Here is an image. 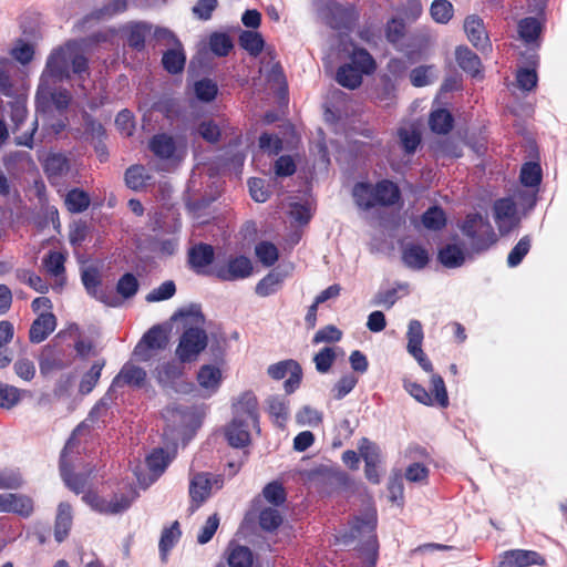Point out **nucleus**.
<instances>
[{"label": "nucleus", "mask_w": 567, "mask_h": 567, "mask_svg": "<svg viewBox=\"0 0 567 567\" xmlns=\"http://www.w3.org/2000/svg\"><path fill=\"white\" fill-rule=\"evenodd\" d=\"M138 280L133 274L123 275L116 285V291L123 298L128 299L132 298L138 290Z\"/></svg>", "instance_id": "obj_57"}, {"label": "nucleus", "mask_w": 567, "mask_h": 567, "mask_svg": "<svg viewBox=\"0 0 567 567\" xmlns=\"http://www.w3.org/2000/svg\"><path fill=\"white\" fill-rule=\"evenodd\" d=\"M212 482L207 474L197 473L190 478L189 496L193 509L198 508L210 495Z\"/></svg>", "instance_id": "obj_19"}, {"label": "nucleus", "mask_w": 567, "mask_h": 567, "mask_svg": "<svg viewBox=\"0 0 567 567\" xmlns=\"http://www.w3.org/2000/svg\"><path fill=\"white\" fill-rule=\"evenodd\" d=\"M269 377L275 380H281L288 375L285 381V391L290 394L299 388L302 377L300 364L295 360H284L269 365L267 370Z\"/></svg>", "instance_id": "obj_8"}, {"label": "nucleus", "mask_w": 567, "mask_h": 567, "mask_svg": "<svg viewBox=\"0 0 567 567\" xmlns=\"http://www.w3.org/2000/svg\"><path fill=\"white\" fill-rule=\"evenodd\" d=\"M440 261L447 268H456L465 260L464 251L457 245H447L439 252Z\"/></svg>", "instance_id": "obj_38"}, {"label": "nucleus", "mask_w": 567, "mask_h": 567, "mask_svg": "<svg viewBox=\"0 0 567 567\" xmlns=\"http://www.w3.org/2000/svg\"><path fill=\"white\" fill-rule=\"evenodd\" d=\"M455 55L457 64L463 71L470 73L473 76L480 72L481 60L477 54H475L468 48H457Z\"/></svg>", "instance_id": "obj_33"}, {"label": "nucleus", "mask_w": 567, "mask_h": 567, "mask_svg": "<svg viewBox=\"0 0 567 567\" xmlns=\"http://www.w3.org/2000/svg\"><path fill=\"white\" fill-rule=\"evenodd\" d=\"M251 272V261L247 257L239 256L231 258L227 265H216L212 270V276L223 281H235L249 277Z\"/></svg>", "instance_id": "obj_9"}, {"label": "nucleus", "mask_w": 567, "mask_h": 567, "mask_svg": "<svg viewBox=\"0 0 567 567\" xmlns=\"http://www.w3.org/2000/svg\"><path fill=\"white\" fill-rule=\"evenodd\" d=\"M65 257L59 251H50L42 260L43 267L51 276L59 278L64 271Z\"/></svg>", "instance_id": "obj_46"}, {"label": "nucleus", "mask_w": 567, "mask_h": 567, "mask_svg": "<svg viewBox=\"0 0 567 567\" xmlns=\"http://www.w3.org/2000/svg\"><path fill=\"white\" fill-rule=\"evenodd\" d=\"M361 73L370 74L375 70V62L364 49H354L351 54V63Z\"/></svg>", "instance_id": "obj_45"}, {"label": "nucleus", "mask_w": 567, "mask_h": 567, "mask_svg": "<svg viewBox=\"0 0 567 567\" xmlns=\"http://www.w3.org/2000/svg\"><path fill=\"white\" fill-rule=\"evenodd\" d=\"M530 249V238L528 236H524L515 247L509 251L507 257V265L509 267H517L524 259V257L528 254Z\"/></svg>", "instance_id": "obj_55"}, {"label": "nucleus", "mask_w": 567, "mask_h": 567, "mask_svg": "<svg viewBox=\"0 0 567 567\" xmlns=\"http://www.w3.org/2000/svg\"><path fill=\"white\" fill-rule=\"evenodd\" d=\"M400 147L405 155H413L421 144V132L414 124H406L396 132Z\"/></svg>", "instance_id": "obj_25"}, {"label": "nucleus", "mask_w": 567, "mask_h": 567, "mask_svg": "<svg viewBox=\"0 0 567 567\" xmlns=\"http://www.w3.org/2000/svg\"><path fill=\"white\" fill-rule=\"evenodd\" d=\"M374 196L375 205L392 206L399 202L401 194L396 184L383 179L374 186Z\"/></svg>", "instance_id": "obj_26"}, {"label": "nucleus", "mask_w": 567, "mask_h": 567, "mask_svg": "<svg viewBox=\"0 0 567 567\" xmlns=\"http://www.w3.org/2000/svg\"><path fill=\"white\" fill-rule=\"evenodd\" d=\"M185 61L186 58L183 52L182 45L172 47L164 53L162 59L165 70L172 74L181 72L184 69Z\"/></svg>", "instance_id": "obj_34"}, {"label": "nucleus", "mask_w": 567, "mask_h": 567, "mask_svg": "<svg viewBox=\"0 0 567 567\" xmlns=\"http://www.w3.org/2000/svg\"><path fill=\"white\" fill-rule=\"evenodd\" d=\"M282 523V516L277 508L267 507L259 514V525L264 530L272 532Z\"/></svg>", "instance_id": "obj_49"}, {"label": "nucleus", "mask_w": 567, "mask_h": 567, "mask_svg": "<svg viewBox=\"0 0 567 567\" xmlns=\"http://www.w3.org/2000/svg\"><path fill=\"white\" fill-rule=\"evenodd\" d=\"M148 147L161 159H171L177 152L175 138L165 133L154 135L148 143Z\"/></svg>", "instance_id": "obj_22"}, {"label": "nucleus", "mask_w": 567, "mask_h": 567, "mask_svg": "<svg viewBox=\"0 0 567 567\" xmlns=\"http://www.w3.org/2000/svg\"><path fill=\"white\" fill-rule=\"evenodd\" d=\"M90 196L81 189H72L65 196V205L71 213H82L90 206Z\"/></svg>", "instance_id": "obj_40"}, {"label": "nucleus", "mask_w": 567, "mask_h": 567, "mask_svg": "<svg viewBox=\"0 0 567 567\" xmlns=\"http://www.w3.org/2000/svg\"><path fill=\"white\" fill-rule=\"evenodd\" d=\"M334 360H336V352L330 347L323 348L313 358L316 369L320 373H327L330 370V368L332 367Z\"/></svg>", "instance_id": "obj_64"}, {"label": "nucleus", "mask_w": 567, "mask_h": 567, "mask_svg": "<svg viewBox=\"0 0 567 567\" xmlns=\"http://www.w3.org/2000/svg\"><path fill=\"white\" fill-rule=\"evenodd\" d=\"M188 264L198 275H212L215 250L212 245L198 243L188 249Z\"/></svg>", "instance_id": "obj_11"}, {"label": "nucleus", "mask_w": 567, "mask_h": 567, "mask_svg": "<svg viewBox=\"0 0 567 567\" xmlns=\"http://www.w3.org/2000/svg\"><path fill=\"white\" fill-rule=\"evenodd\" d=\"M355 204L363 208L370 209L375 205L374 186L368 183H358L354 185L352 190Z\"/></svg>", "instance_id": "obj_35"}, {"label": "nucleus", "mask_w": 567, "mask_h": 567, "mask_svg": "<svg viewBox=\"0 0 567 567\" xmlns=\"http://www.w3.org/2000/svg\"><path fill=\"white\" fill-rule=\"evenodd\" d=\"M72 507L68 503H60L55 517L54 537L58 543L63 542L72 526Z\"/></svg>", "instance_id": "obj_27"}, {"label": "nucleus", "mask_w": 567, "mask_h": 567, "mask_svg": "<svg viewBox=\"0 0 567 567\" xmlns=\"http://www.w3.org/2000/svg\"><path fill=\"white\" fill-rule=\"evenodd\" d=\"M199 385L212 392L216 391L221 381V372L213 365H203L197 374Z\"/></svg>", "instance_id": "obj_37"}, {"label": "nucleus", "mask_w": 567, "mask_h": 567, "mask_svg": "<svg viewBox=\"0 0 567 567\" xmlns=\"http://www.w3.org/2000/svg\"><path fill=\"white\" fill-rule=\"evenodd\" d=\"M540 24L536 18H525L518 23V34L526 43L534 42L540 33Z\"/></svg>", "instance_id": "obj_47"}, {"label": "nucleus", "mask_w": 567, "mask_h": 567, "mask_svg": "<svg viewBox=\"0 0 567 567\" xmlns=\"http://www.w3.org/2000/svg\"><path fill=\"white\" fill-rule=\"evenodd\" d=\"M258 402L252 393H244L234 404V417L239 419L243 423L252 425L259 432L258 426Z\"/></svg>", "instance_id": "obj_16"}, {"label": "nucleus", "mask_w": 567, "mask_h": 567, "mask_svg": "<svg viewBox=\"0 0 567 567\" xmlns=\"http://www.w3.org/2000/svg\"><path fill=\"white\" fill-rule=\"evenodd\" d=\"M255 252L259 261L267 267L272 266L279 256L277 247L269 241L259 243L255 248Z\"/></svg>", "instance_id": "obj_52"}, {"label": "nucleus", "mask_w": 567, "mask_h": 567, "mask_svg": "<svg viewBox=\"0 0 567 567\" xmlns=\"http://www.w3.org/2000/svg\"><path fill=\"white\" fill-rule=\"evenodd\" d=\"M267 402L269 413L275 417L276 424L284 427L289 414L288 403L279 396H271Z\"/></svg>", "instance_id": "obj_43"}, {"label": "nucleus", "mask_w": 567, "mask_h": 567, "mask_svg": "<svg viewBox=\"0 0 567 567\" xmlns=\"http://www.w3.org/2000/svg\"><path fill=\"white\" fill-rule=\"evenodd\" d=\"M542 181V169L537 163H526L523 165L520 171V182L525 186L535 187L538 186Z\"/></svg>", "instance_id": "obj_54"}, {"label": "nucleus", "mask_w": 567, "mask_h": 567, "mask_svg": "<svg viewBox=\"0 0 567 567\" xmlns=\"http://www.w3.org/2000/svg\"><path fill=\"white\" fill-rule=\"evenodd\" d=\"M453 122L452 114L444 109L433 111L429 118L430 128L436 134H447L453 127Z\"/></svg>", "instance_id": "obj_31"}, {"label": "nucleus", "mask_w": 567, "mask_h": 567, "mask_svg": "<svg viewBox=\"0 0 567 567\" xmlns=\"http://www.w3.org/2000/svg\"><path fill=\"white\" fill-rule=\"evenodd\" d=\"M261 70H265L266 80L271 89L277 90L279 94L287 92L286 76L279 62H272V58L270 56V61L265 63Z\"/></svg>", "instance_id": "obj_29"}, {"label": "nucleus", "mask_w": 567, "mask_h": 567, "mask_svg": "<svg viewBox=\"0 0 567 567\" xmlns=\"http://www.w3.org/2000/svg\"><path fill=\"white\" fill-rule=\"evenodd\" d=\"M151 31V25L144 22H137L130 25L127 43L135 50H143L145 45V37Z\"/></svg>", "instance_id": "obj_42"}, {"label": "nucleus", "mask_w": 567, "mask_h": 567, "mask_svg": "<svg viewBox=\"0 0 567 567\" xmlns=\"http://www.w3.org/2000/svg\"><path fill=\"white\" fill-rule=\"evenodd\" d=\"M431 384H432V399L433 404L436 403L441 408H446L449 405V396L447 391L445 388V383L441 375L439 374H432L431 378Z\"/></svg>", "instance_id": "obj_56"}, {"label": "nucleus", "mask_w": 567, "mask_h": 567, "mask_svg": "<svg viewBox=\"0 0 567 567\" xmlns=\"http://www.w3.org/2000/svg\"><path fill=\"white\" fill-rule=\"evenodd\" d=\"M264 44L261 34L256 31H243L239 35V45L252 56L262 51Z\"/></svg>", "instance_id": "obj_39"}, {"label": "nucleus", "mask_w": 567, "mask_h": 567, "mask_svg": "<svg viewBox=\"0 0 567 567\" xmlns=\"http://www.w3.org/2000/svg\"><path fill=\"white\" fill-rule=\"evenodd\" d=\"M544 558L534 550L513 549L502 555L498 567H528L530 565H543Z\"/></svg>", "instance_id": "obj_17"}, {"label": "nucleus", "mask_w": 567, "mask_h": 567, "mask_svg": "<svg viewBox=\"0 0 567 567\" xmlns=\"http://www.w3.org/2000/svg\"><path fill=\"white\" fill-rule=\"evenodd\" d=\"M375 516L373 513L368 514L365 518H355L354 524L350 529L349 535H344V543H348L349 539H354L357 537H365V549L369 554H375L378 543L377 537L374 535L375 529Z\"/></svg>", "instance_id": "obj_12"}, {"label": "nucleus", "mask_w": 567, "mask_h": 567, "mask_svg": "<svg viewBox=\"0 0 567 567\" xmlns=\"http://www.w3.org/2000/svg\"><path fill=\"white\" fill-rule=\"evenodd\" d=\"M252 564V553L246 546L236 545L229 548V567H250Z\"/></svg>", "instance_id": "obj_41"}, {"label": "nucleus", "mask_w": 567, "mask_h": 567, "mask_svg": "<svg viewBox=\"0 0 567 567\" xmlns=\"http://www.w3.org/2000/svg\"><path fill=\"white\" fill-rule=\"evenodd\" d=\"M250 424L243 423L239 419H233L225 429L226 439L233 447H245L250 443Z\"/></svg>", "instance_id": "obj_24"}, {"label": "nucleus", "mask_w": 567, "mask_h": 567, "mask_svg": "<svg viewBox=\"0 0 567 567\" xmlns=\"http://www.w3.org/2000/svg\"><path fill=\"white\" fill-rule=\"evenodd\" d=\"M34 511L33 499L24 494H0V512L29 517Z\"/></svg>", "instance_id": "obj_14"}, {"label": "nucleus", "mask_w": 567, "mask_h": 567, "mask_svg": "<svg viewBox=\"0 0 567 567\" xmlns=\"http://www.w3.org/2000/svg\"><path fill=\"white\" fill-rule=\"evenodd\" d=\"M86 69L87 60L81 45L76 41H68L51 51L41 76L63 81L70 79L71 71L80 75Z\"/></svg>", "instance_id": "obj_2"}, {"label": "nucleus", "mask_w": 567, "mask_h": 567, "mask_svg": "<svg viewBox=\"0 0 567 567\" xmlns=\"http://www.w3.org/2000/svg\"><path fill=\"white\" fill-rule=\"evenodd\" d=\"M82 282L86 289V291L96 298L97 300L109 305V306H117L114 301V297L111 300L106 297V293L102 290H99V286L101 284L100 272L94 267H89L82 271Z\"/></svg>", "instance_id": "obj_21"}, {"label": "nucleus", "mask_w": 567, "mask_h": 567, "mask_svg": "<svg viewBox=\"0 0 567 567\" xmlns=\"http://www.w3.org/2000/svg\"><path fill=\"white\" fill-rule=\"evenodd\" d=\"M264 497L271 504L279 506L286 501V492L278 482H271L264 487Z\"/></svg>", "instance_id": "obj_63"}, {"label": "nucleus", "mask_w": 567, "mask_h": 567, "mask_svg": "<svg viewBox=\"0 0 567 567\" xmlns=\"http://www.w3.org/2000/svg\"><path fill=\"white\" fill-rule=\"evenodd\" d=\"M430 12L436 22L447 23L453 17V6L449 0H434Z\"/></svg>", "instance_id": "obj_50"}, {"label": "nucleus", "mask_w": 567, "mask_h": 567, "mask_svg": "<svg viewBox=\"0 0 567 567\" xmlns=\"http://www.w3.org/2000/svg\"><path fill=\"white\" fill-rule=\"evenodd\" d=\"M179 536L181 529L179 523L177 520H175L171 527L165 528L163 530L159 540V550L162 553L163 558H165L167 551L174 546Z\"/></svg>", "instance_id": "obj_53"}, {"label": "nucleus", "mask_w": 567, "mask_h": 567, "mask_svg": "<svg viewBox=\"0 0 567 567\" xmlns=\"http://www.w3.org/2000/svg\"><path fill=\"white\" fill-rule=\"evenodd\" d=\"M494 217L502 234H507L518 224L516 205L511 198H502L494 204Z\"/></svg>", "instance_id": "obj_15"}, {"label": "nucleus", "mask_w": 567, "mask_h": 567, "mask_svg": "<svg viewBox=\"0 0 567 567\" xmlns=\"http://www.w3.org/2000/svg\"><path fill=\"white\" fill-rule=\"evenodd\" d=\"M362 74L352 64H344L337 72V82L349 90H354L362 83Z\"/></svg>", "instance_id": "obj_32"}, {"label": "nucleus", "mask_w": 567, "mask_h": 567, "mask_svg": "<svg viewBox=\"0 0 567 567\" xmlns=\"http://www.w3.org/2000/svg\"><path fill=\"white\" fill-rule=\"evenodd\" d=\"M183 362H167L158 365L155 369V379L157 382L168 389H173L176 392H187L189 384L182 381L183 375Z\"/></svg>", "instance_id": "obj_10"}, {"label": "nucleus", "mask_w": 567, "mask_h": 567, "mask_svg": "<svg viewBox=\"0 0 567 567\" xmlns=\"http://www.w3.org/2000/svg\"><path fill=\"white\" fill-rule=\"evenodd\" d=\"M103 364L95 362L91 369L83 375L79 390L83 394L90 393L96 385L102 371Z\"/></svg>", "instance_id": "obj_58"}, {"label": "nucleus", "mask_w": 567, "mask_h": 567, "mask_svg": "<svg viewBox=\"0 0 567 567\" xmlns=\"http://www.w3.org/2000/svg\"><path fill=\"white\" fill-rule=\"evenodd\" d=\"M44 169L50 179H59L70 171L69 159L62 154H50L45 159Z\"/></svg>", "instance_id": "obj_30"}, {"label": "nucleus", "mask_w": 567, "mask_h": 567, "mask_svg": "<svg viewBox=\"0 0 567 567\" xmlns=\"http://www.w3.org/2000/svg\"><path fill=\"white\" fill-rule=\"evenodd\" d=\"M151 179L143 165H132L125 172V184L133 190H141Z\"/></svg>", "instance_id": "obj_36"}, {"label": "nucleus", "mask_w": 567, "mask_h": 567, "mask_svg": "<svg viewBox=\"0 0 567 567\" xmlns=\"http://www.w3.org/2000/svg\"><path fill=\"white\" fill-rule=\"evenodd\" d=\"M281 282V275L279 272L271 271L257 284L256 293L261 297L272 295L277 291Z\"/></svg>", "instance_id": "obj_48"}, {"label": "nucleus", "mask_w": 567, "mask_h": 567, "mask_svg": "<svg viewBox=\"0 0 567 567\" xmlns=\"http://www.w3.org/2000/svg\"><path fill=\"white\" fill-rule=\"evenodd\" d=\"M172 319L182 320L185 329L181 336L176 355L181 362L196 360L208 342L207 334L203 329L205 318L200 307L190 305L187 308L179 309Z\"/></svg>", "instance_id": "obj_1"}, {"label": "nucleus", "mask_w": 567, "mask_h": 567, "mask_svg": "<svg viewBox=\"0 0 567 567\" xmlns=\"http://www.w3.org/2000/svg\"><path fill=\"white\" fill-rule=\"evenodd\" d=\"M14 373L23 381L30 382L35 377V365L32 360L28 358H19L13 363Z\"/></svg>", "instance_id": "obj_61"}, {"label": "nucleus", "mask_w": 567, "mask_h": 567, "mask_svg": "<svg viewBox=\"0 0 567 567\" xmlns=\"http://www.w3.org/2000/svg\"><path fill=\"white\" fill-rule=\"evenodd\" d=\"M445 214L444 212L434 206L429 208L422 216V223L425 228L431 230H439L445 226Z\"/></svg>", "instance_id": "obj_51"}, {"label": "nucleus", "mask_w": 567, "mask_h": 567, "mask_svg": "<svg viewBox=\"0 0 567 567\" xmlns=\"http://www.w3.org/2000/svg\"><path fill=\"white\" fill-rule=\"evenodd\" d=\"M210 50L218 56H225L233 48L230 38L225 33H214L209 39Z\"/></svg>", "instance_id": "obj_60"}, {"label": "nucleus", "mask_w": 567, "mask_h": 567, "mask_svg": "<svg viewBox=\"0 0 567 567\" xmlns=\"http://www.w3.org/2000/svg\"><path fill=\"white\" fill-rule=\"evenodd\" d=\"M23 393H25V391L0 382V406L8 410L12 409L20 402Z\"/></svg>", "instance_id": "obj_44"}, {"label": "nucleus", "mask_w": 567, "mask_h": 567, "mask_svg": "<svg viewBox=\"0 0 567 567\" xmlns=\"http://www.w3.org/2000/svg\"><path fill=\"white\" fill-rule=\"evenodd\" d=\"M168 346V336L162 326L152 327L134 349V357L138 361H150L154 351L164 350Z\"/></svg>", "instance_id": "obj_6"}, {"label": "nucleus", "mask_w": 567, "mask_h": 567, "mask_svg": "<svg viewBox=\"0 0 567 567\" xmlns=\"http://www.w3.org/2000/svg\"><path fill=\"white\" fill-rule=\"evenodd\" d=\"M359 19V12L352 4H332L329 8L327 23L334 30H351Z\"/></svg>", "instance_id": "obj_13"}, {"label": "nucleus", "mask_w": 567, "mask_h": 567, "mask_svg": "<svg viewBox=\"0 0 567 567\" xmlns=\"http://www.w3.org/2000/svg\"><path fill=\"white\" fill-rule=\"evenodd\" d=\"M106 413V406L104 403L96 404L92 411L90 412L89 416L81 422L75 430L73 431L71 437L66 442V445L63 450L62 456H61V468H63V460L65 457V452L68 450L73 449L75 445L76 436L83 434L84 432L89 431L91 427L94 426L96 421L102 417ZM62 474L64 477V481L66 485L73 489L75 493H81L84 491L85 487V480L82 476L79 475H66L64 473V470H62Z\"/></svg>", "instance_id": "obj_5"}, {"label": "nucleus", "mask_w": 567, "mask_h": 567, "mask_svg": "<svg viewBox=\"0 0 567 567\" xmlns=\"http://www.w3.org/2000/svg\"><path fill=\"white\" fill-rule=\"evenodd\" d=\"M402 259L409 268L422 269L429 262V252L420 245L408 244L403 248Z\"/></svg>", "instance_id": "obj_28"}, {"label": "nucleus", "mask_w": 567, "mask_h": 567, "mask_svg": "<svg viewBox=\"0 0 567 567\" xmlns=\"http://www.w3.org/2000/svg\"><path fill=\"white\" fill-rule=\"evenodd\" d=\"M59 80L40 76L35 94L37 111L49 114L53 110L63 113L68 110L72 96L69 90L56 86Z\"/></svg>", "instance_id": "obj_3"}, {"label": "nucleus", "mask_w": 567, "mask_h": 567, "mask_svg": "<svg viewBox=\"0 0 567 567\" xmlns=\"http://www.w3.org/2000/svg\"><path fill=\"white\" fill-rule=\"evenodd\" d=\"M56 326V319L53 313L40 315L31 324L29 331L30 341L33 343L42 342Z\"/></svg>", "instance_id": "obj_23"}, {"label": "nucleus", "mask_w": 567, "mask_h": 567, "mask_svg": "<svg viewBox=\"0 0 567 567\" xmlns=\"http://www.w3.org/2000/svg\"><path fill=\"white\" fill-rule=\"evenodd\" d=\"M217 85L209 79H204L195 83V93L198 100L204 102L213 101L217 95Z\"/></svg>", "instance_id": "obj_62"}, {"label": "nucleus", "mask_w": 567, "mask_h": 567, "mask_svg": "<svg viewBox=\"0 0 567 567\" xmlns=\"http://www.w3.org/2000/svg\"><path fill=\"white\" fill-rule=\"evenodd\" d=\"M146 379V371L133 363H125L113 380L112 386H142Z\"/></svg>", "instance_id": "obj_20"}, {"label": "nucleus", "mask_w": 567, "mask_h": 567, "mask_svg": "<svg viewBox=\"0 0 567 567\" xmlns=\"http://www.w3.org/2000/svg\"><path fill=\"white\" fill-rule=\"evenodd\" d=\"M461 229L475 252L488 249L496 241V235L491 223L480 214L467 215Z\"/></svg>", "instance_id": "obj_4"}, {"label": "nucleus", "mask_w": 567, "mask_h": 567, "mask_svg": "<svg viewBox=\"0 0 567 567\" xmlns=\"http://www.w3.org/2000/svg\"><path fill=\"white\" fill-rule=\"evenodd\" d=\"M176 292V286L174 281L167 280L159 287L153 289L146 297L147 302H158L172 298Z\"/></svg>", "instance_id": "obj_59"}, {"label": "nucleus", "mask_w": 567, "mask_h": 567, "mask_svg": "<svg viewBox=\"0 0 567 567\" xmlns=\"http://www.w3.org/2000/svg\"><path fill=\"white\" fill-rule=\"evenodd\" d=\"M464 30L468 40L476 49L485 51L491 47L483 20L477 16H470L465 19Z\"/></svg>", "instance_id": "obj_18"}, {"label": "nucleus", "mask_w": 567, "mask_h": 567, "mask_svg": "<svg viewBox=\"0 0 567 567\" xmlns=\"http://www.w3.org/2000/svg\"><path fill=\"white\" fill-rule=\"evenodd\" d=\"M136 495V492L130 487L128 493L115 494L109 501L97 496L96 494H87L83 499L101 513L117 514L127 509Z\"/></svg>", "instance_id": "obj_7"}]
</instances>
